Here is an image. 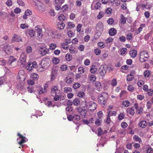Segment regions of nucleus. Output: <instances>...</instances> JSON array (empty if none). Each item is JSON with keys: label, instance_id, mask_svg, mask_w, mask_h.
I'll return each instance as SVG.
<instances>
[{"label": "nucleus", "instance_id": "nucleus-20", "mask_svg": "<svg viewBox=\"0 0 153 153\" xmlns=\"http://www.w3.org/2000/svg\"><path fill=\"white\" fill-rule=\"evenodd\" d=\"M133 139L134 141L138 142L139 143L142 142V140L138 136L135 135L133 137Z\"/></svg>", "mask_w": 153, "mask_h": 153}, {"label": "nucleus", "instance_id": "nucleus-2", "mask_svg": "<svg viewBox=\"0 0 153 153\" xmlns=\"http://www.w3.org/2000/svg\"><path fill=\"white\" fill-rule=\"evenodd\" d=\"M83 107L92 111L96 109L97 105L91 101L90 99L86 98L84 102Z\"/></svg>", "mask_w": 153, "mask_h": 153}, {"label": "nucleus", "instance_id": "nucleus-42", "mask_svg": "<svg viewBox=\"0 0 153 153\" xmlns=\"http://www.w3.org/2000/svg\"><path fill=\"white\" fill-rule=\"evenodd\" d=\"M133 78L134 76H133V75L131 74H130L127 76V80L129 81H131L133 80Z\"/></svg>", "mask_w": 153, "mask_h": 153}, {"label": "nucleus", "instance_id": "nucleus-38", "mask_svg": "<svg viewBox=\"0 0 153 153\" xmlns=\"http://www.w3.org/2000/svg\"><path fill=\"white\" fill-rule=\"evenodd\" d=\"M111 85L113 86L116 85L117 84V82L116 79H113L111 82Z\"/></svg>", "mask_w": 153, "mask_h": 153}, {"label": "nucleus", "instance_id": "nucleus-26", "mask_svg": "<svg viewBox=\"0 0 153 153\" xmlns=\"http://www.w3.org/2000/svg\"><path fill=\"white\" fill-rule=\"evenodd\" d=\"M88 77L89 80L92 82H94L96 79V76L94 75H90Z\"/></svg>", "mask_w": 153, "mask_h": 153}, {"label": "nucleus", "instance_id": "nucleus-64", "mask_svg": "<svg viewBox=\"0 0 153 153\" xmlns=\"http://www.w3.org/2000/svg\"><path fill=\"white\" fill-rule=\"evenodd\" d=\"M95 87L97 89H100L101 88V85L100 82H97L95 84Z\"/></svg>", "mask_w": 153, "mask_h": 153}, {"label": "nucleus", "instance_id": "nucleus-29", "mask_svg": "<svg viewBox=\"0 0 153 153\" xmlns=\"http://www.w3.org/2000/svg\"><path fill=\"white\" fill-rule=\"evenodd\" d=\"M28 34L31 37H34L35 35V32L33 30H29Z\"/></svg>", "mask_w": 153, "mask_h": 153}, {"label": "nucleus", "instance_id": "nucleus-61", "mask_svg": "<svg viewBox=\"0 0 153 153\" xmlns=\"http://www.w3.org/2000/svg\"><path fill=\"white\" fill-rule=\"evenodd\" d=\"M67 34L68 35L69 37H72L74 35V33L71 30H69L68 31Z\"/></svg>", "mask_w": 153, "mask_h": 153}, {"label": "nucleus", "instance_id": "nucleus-5", "mask_svg": "<svg viewBox=\"0 0 153 153\" xmlns=\"http://www.w3.org/2000/svg\"><path fill=\"white\" fill-rule=\"evenodd\" d=\"M39 53L42 56H44L48 53L49 49L44 46H39L38 48Z\"/></svg>", "mask_w": 153, "mask_h": 153}, {"label": "nucleus", "instance_id": "nucleus-16", "mask_svg": "<svg viewBox=\"0 0 153 153\" xmlns=\"http://www.w3.org/2000/svg\"><path fill=\"white\" fill-rule=\"evenodd\" d=\"M129 54L131 58H134L137 56V52L136 50H133L130 51Z\"/></svg>", "mask_w": 153, "mask_h": 153}, {"label": "nucleus", "instance_id": "nucleus-63", "mask_svg": "<svg viewBox=\"0 0 153 153\" xmlns=\"http://www.w3.org/2000/svg\"><path fill=\"white\" fill-rule=\"evenodd\" d=\"M25 13L27 16H29L31 15L32 14V12L29 10H27L25 12Z\"/></svg>", "mask_w": 153, "mask_h": 153}, {"label": "nucleus", "instance_id": "nucleus-24", "mask_svg": "<svg viewBox=\"0 0 153 153\" xmlns=\"http://www.w3.org/2000/svg\"><path fill=\"white\" fill-rule=\"evenodd\" d=\"M65 24L61 22L58 25V28L60 30H62L65 27Z\"/></svg>", "mask_w": 153, "mask_h": 153}, {"label": "nucleus", "instance_id": "nucleus-48", "mask_svg": "<svg viewBox=\"0 0 153 153\" xmlns=\"http://www.w3.org/2000/svg\"><path fill=\"white\" fill-rule=\"evenodd\" d=\"M127 49L126 48H123L120 50V54L122 55H123L125 54L127 51Z\"/></svg>", "mask_w": 153, "mask_h": 153}, {"label": "nucleus", "instance_id": "nucleus-55", "mask_svg": "<svg viewBox=\"0 0 153 153\" xmlns=\"http://www.w3.org/2000/svg\"><path fill=\"white\" fill-rule=\"evenodd\" d=\"M112 9L110 7L107 8L105 10V13L107 14H110L111 13Z\"/></svg>", "mask_w": 153, "mask_h": 153}, {"label": "nucleus", "instance_id": "nucleus-4", "mask_svg": "<svg viewBox=\"0 0 153 153\" xmlns=\"http://www.w3.org/2000/svg\"><path fill=\"white\" fill-rule=\"evenodd\" d=\"M108 95L105 93H103L99 96L98 101L101 104L103 105L105 104L106 100L108 98Z\"/></svg>", "mask_w": 153, "mask_h": 153}, {"label": "nucleus", "instance_id": "nucleus-46", "mask_svg": "<svg viewBox=\"0 0 153 153\" xmlns=\"http://www.w3.org/2000/svg\"><path fill=\"white\" fill-rule=\"evenodd\" d=\"M97 45L98 46L101 48H104L105 46V44L103 42H99Z\"/></svg>", "mask_w": 153, "mask_h": 153}, {"label": "nucleus", "instance_id": "nucleus-30", "mask_svg": "<svg viewBox=\"0 0 153 153\" xmlns=\"http://www.w3.org/2000/svg\"><path fill=\"white\" fill-rule=\"evenodd\" d=\"M66 19L65 16L63 14H61L58 17V19L60 21H64Z\"/></svg>", "mask_w": 153, "mask_h": 153}, {"label": "nucleus", "instance_id": "nucleus-18", "mask_svg": "<svg viewBox=\"0 0 153 153\" xmlns=\"http://www.w3.org/2000/svg\"><path fill=\"white\" fill-rule=\"evenodd\" d=\"M73 103L75 105L78 106L80 105L81 102L79 98H76L73 101Z\"/></svg>", "mask_w": 153, "mask_h": 153}, {"label": "nucleus", "instance_id": "nucleus-31", "mask_svg": "<svg viewBox=\"0 0 153 153\" xmlns=\"http://www.w3.org/2000/svg\"><path fill=\"white\" fill-rule=\"evenodd\" d=\"M20 28L23 29H25L28 27V26L27 24H22L20 25Z\"/></svg>", "mask_w": 153, "mask_h": 153}, {"label": "nucleus", "instance_id": "nucleus-56", "mask_svg": "<svg viewBox=\"0 0 153 153\" xmlns=\"http://www.w3.org/2000/svg\"><path fill=\"white\" fill-rule=\"evenodd\" d=\"M27 91L29 93H32L34 92V90L32 88V86H29L27 87Z\"/></svg>", "mask_w": 153, "mask_h": 153}, {"label": "nucleus", "instance_id": "nucleus-25", "mask_svg": "<svg viewBox=\"0 0 153 153\" xmlns=\"http://www.w3.org/2000/svg\"><path fill=\"white\" fill-rule=\"evenodd\" d=\"M65 57L66 60L68 61H71L72 58L71 55L68 53H67L66 54Z\"/></svg>", "mask_w": 153, "mask_h": 153}, {"label": "nucleus", "instance_id": "nucleus-54", "mask_svg": "<svg viewBox=\"0 0 153 153\" xmlns=\"http://www.w3.org/2000/svg\"><path fill=\"white\" fill-rule=\"evenodd\" d=\"M85 96V93L82 91H79L78 94V96L80 97L83 98Z\"/></svg>", "mask_w": 153, "mask_h": 153}, {"label": "nucleus", "instance_id": "nucleus-34", "mask_svg": "<svg viewBox=\"0 0 153 153\" xmlns=\"http://www.w3.org/2000/svg\"><path fill=\"white\" fill-rule=\"evenodd\" d=\"M116 115V112L115 111H109L108 113L109 116L111 117L112 116H115Z\"/></svg>", "mask_w": 153, "mask_h": 153}, {"label": "nucleus", "instance_id": "nucleus-10", "mask_svg": "<svg viewBox=\"0 0 153 153\" xmlns=\"http://www.w3.org/2000/svg\"><path fill=\"white\" fill-rule=\"evenodd\" d=\"M5 52L7 54H10L12 52V47L9 45H5L3 47Z\"/></svg>", "mask_w": 153, "mask_h": 153}, {"label": "nucleus", "instance_id": "nucleus-53", "mask_svg": "<svg viewBox=\"0 0 153 153\" xmlns=\"http://www.w3.org/2000/svg\"><path fill=\"white\" fill-rule=\"evenodd\" d=\"M32 50V48L30 46H28L26 48V51L27 53H31Z\"/></svg>", "mask_w": 153, "mask_h": 153}, {"label": "nucleus", "instance_id": "nucleus-60", "mask_svg": "<svg viewBox=\"0 0 153 153\" xmlns=\"http://www.w3.org/2000/svg\"><path fill=\"white\" fill-rule=\"evenodd\" d=\"M64 2V0H55V2L57 4H60L63 3Z\"/></svg>", "mask_w": 153, "mask_h": 153}, {"label": "nucleus", "instance_id": "nucleus-40", "mask_svg": "<svg viewBox=\"0 0 153 153\" xmlns=\"http://www.w3.org/2000/svg\"><path fill=\"white\" fill-rule=\"evenodd\" d=\"M52 62L55 64H58L59 61V59L57 58H54L52 59Z\"/></svg>", "mask_w": 153, "mask_h": 153}, {"label": "nucleus", "instance_id": "nucleus-14", "mask_svg": "<svg viewBox=\"0 0 153 153\" xmlns=\"http://www.w3.org/2000/svg\"><path fill=\"white\" fill-rule=\"evenodd\" d=\"M103 29V25L102 22H99L96 26V29L97 30L101 31Z\"/></svg>", "mask_w": 153, "mask_h": 153}, {"label": "nucleus", "instance_id": "nucleus-45", "mask_svg": "<svg viewBox=\"0 0 153 153\" xmlns=\"http://www.w3.org/2000/svg\"><path fill=\"white\" fill-rule=\"evenodd\" d=\"M102 121L100 119H96V120L95 121V124L98 126L100 125L101 124V122Z\"/></svg>", "mask_w": 153, "mask_h": 153}, {"label": "nucleus", "instance_id": "nucleus-50", "mask_svg": "<svg viewBox=\"0 0 153 153\" xmlns=\"http://www.w3.org/2000/svg\"><path fill=\"white\" fill-rule=\"evenodd\" d=\"M37 90L39 94H41L42 93H45L43 89L41 87L39 88V89H37Z\"/></svg>", "mask_w": 153, "mask_h": 153}, {"label": "nucleus", "instance_id": "nucleus-52", "mask_svg": "<svg viewBox=\"0 0 153 153\" xmlns=\"http://www.w3.org/2000/svg\"><path fill=\"white\" fill-rule=\"evenodd\" d=\"M64 92L66 93L70 92L72 91V89L70 87H65L64 88Z\"/></svg>", "mask_w": 153, "mask_h": 153}, {"label": "nucleus", "instance_id": "nucleus-21", "mask_svg": "<svg viewBox=\"0 0 153 153\" xmlns=\"http://www.w3.org/2000/svg\"><path fill=\"white\" fill-rule=\"evenodd\" d=\"M126 18L125 17L123 14H121L120 16V22L121 24L124 25L126 22Z\"/></svg>", "mask_w": 153, "mask_h": 153}, {"label": "nucleus", "instance_id": "nucleus-47", "mask_svg": "<svg viewBox=\"0 0 153 153\" xmlns=\"http://www.w3.org/2000/svg\"><path fill=\"white\" fill-rule=\"evenodd\" d=\"M81 86L80 84L78 83H75L73 85V87L74 89L79 88Z\"/></svg>", "mask_w": 153, "mask_h": 153}, {"label": "nucleus", "instance_id": "nucleus-59", "mask_svg": "<svg viewBox=\"0 0 153 153\" xmlns=\"http://www.w3.org/2000/svg\"><path fill=\"white\" fill-rule=\"evenodd\" d=\"M46 68H45V67H44L43 66H42V67H39V68L37 69V71L39 72H41L43 71L44 70H45Z\"/></svg>", "mask_w": 153, "mask_h": 153}, {"label": "nucleus", "instance_id": "nucleus-23", "mask_svg": "<svg viewBox=\"0 0 153 153\" xmlns=\"http://www.w3.org/2000/svg\"><path fill=\"white\" fill-rule=\"evenodd\" d=\"M127 111L129 114L132 115H133L135 113L134 108L133 107H132L130 108H128Z\"/></svg>", "mask_w": 153, "mask_h": 153}, {"label": "nucleus", "instance_id": "nucleus-19", "mask_svg": "<svg viewBox=\"0 0 153 153\" xmlns=\"http://www.w3.org/2000/svg\"><path fill=\"white\" fill-rule=\"evenodd\" d=\"M117 33V30L114 28H111L109 31V33L111 36H114Z\"/></svg>", "mask_w": 153, "mask_h": 153}, {"label": "nucleus", "instance_id": "nucleus-7", "mask_svg": "<svg viewBox=\"0 0 153 153\" xmlns=\"http://www.w3.org/2000/svg\"><path fill=\"white\" fill-rule=\"evenodd\" d=\"M37 67V64L36 62L35 61H34L32 62H29L26 67V68L27 70L31 71L34 68H36Z\"/></svg>", "mask_w": 153, "mask_h": 153}, {"label": "nucleus", "instance_id": "nucleus-13", "mask_svg": "<svg viewBox=\"0 0 153 153\" xmlns=\"http://www.w3.org/2000/svg\"><path fill=\"white\" fill-rule=\"evenodd\" d=\"M147 123L145 120H141L138 124V126L141 128H144L147 126Z\"/></svg>", "mask_w": 153, "mask_h": 153}, {"label": "nucleus", "instance_id": "nucleus-22", "mask_svg": "<svg viewBox=\"0 0 153 153\" xmlns=\"http://www.w3.org/2000/svg\"><path fill=\"white\" fill-rule=\"evenodd\" d=\"M97 71V68L95 65H92L91 67L90 72L91 73H94Z\"/></svg>", "mask_w": 153, "mask_h": 153}, {"label": "nucleus", "instance_id": "nucleus-41", "mask_svg": "<svg viewBox=\"0 0 153 153\" xmlns=\"http://www.w3.org/2000/svg\"><path fill=\"white\" fill-rule=\"evenodd\" d=\"M101 5V4L100 2H97L95 4L94 7L96 9H99L100 8Z\"/></svg>", "mask_w": 153, "mask_h": 153}, {"label": "nucleus", "instance_id": "nucleus-8", "mask_svg": "<svg viewBox=\"0 0 153 153\" xmlns=\"http://www.w3.org/2000/svg\"><path fill=\"white\" fill-rule=\"evenodd\" d=\"M107 68V66L106 65H101L100 66V72L101 76H103L106 74Z\"/></svg>", "mask_w": 153, "mask_h": 153}, {"label": "nucleus", "instance_id": "nucleus-51", "mask_svg": "<svg viewBox=\"0 0 153 153\" xmlns=\"http://www.w3.org/2000/svg\"><path fill=\"white\" fill-rule=\"evenodd\" d=\"M144 81L142 80H140L137 82V85L139 87H141L144 84Z\"/></svg>", "mask_w": 153, "mask_h": 153}, {"label": "nucleus", "instance_id": "nucleus-6", "mask_svg": "<svg viewBox=\"0 0 153 153\" xmlns=\"http://www.w3.org/2000/svg\"><path fill=\"white\" fill-rule=\"evenodd\" d=\"M18 135L19 136V138H17V140L18 143L23 147L22 144L26 142L27 141V139L25 137L20 134L19 133H18Z\"/></svg>", "mask_w": 153, "mask_h": 153}, {"label": "nucleus", "instance_id": "nucleus-44", "mask_svg": "<svg viewBox=\"0 0 153 153\" xmlns=\"http://www.w3.org/2000/svg\"><path fill=\"white\" fill-rule=\"evenodd\" d=\"M133 37V34L131 33H129L126 35L127 39L128 40H131Z\"/></svg>", "mask_w": 153, "mask_h": 153}, {"label": "nucleus", "instance_id": "nucleus-1", "mask_svg": "<svg viewBox=\"0 0 153 153\" xmlns=\"http://www.w3.org/2000/svg\"><path fill=\"white\" fill-rule=\"evenodd\" d=\"M60 91L57 85L53 86L51 89V95L54 97L53 100L55 101H61L65 99V96L64 95H58Z\"/></svg>", "mask_w": 153, "mask_h": 153}, {"label": "nucleus", "instance_id": "nucleus-28", "mask_svg": "<svg viewBox=\"0 0 153 153\" xmlns=\"http://www.w3.org/2000/svg\"><path fill=\"white\" fill-rule=\"evenodd\" d=\"M122 104L125 107H128L130 105V102L128 100H125L123 102Z\"/></svg>", "mask_w": 153, "mask_h": 153}, {"label": "nucleus", "instance_id": "nucleus-9", "mask_svg": "<svg viewBox=\"0 0 153 153\" xmlns=\"http://www.w3.org/2000/svg\"><path fill=\"white\" fill-rule=\"evenodd\" d=\"M22 39L21 37L20 36L17 35L16 34L13 35L11 39V41L12 42H19L22 41Z\"/></svg>", "mask_w": 153, "mask_h": 153}, {"label": "nucleus", "instance_id": "nucleus-62", "mask_svg": "<svg viewBox=\"0 0 153 153\" xmlns=\"http://www.w3.org/2000/svg\"><path fill=\"white\" fill-rule=\"evenodd\" d=\"M56 47V45L54 43H51L50 45L49 48L50 49H54Z\"/></svg>", "mask_w": 153, "mask_h": 153}, {"label": "nucleus", "instance_id": "nucleus-37", "mask_svg": "<svg viewBox=\"0 0 153 153\" xmlns=\"http://www.w3.org/2000/svg\"><path fill=\"white\" fill-rule=\"evenodd\" d=\"M35 30L37 33L42 32V29L40 28V26H37L35 27Z\"/></svg>", "mask_w": 153, "mask_h": 153}, {"label": "nucleus", "instance_id": "nucleus-32", "mask_svg": "<svg viewBox=\"0 0 153 153\" xmlns=\"http://www.w3.org/2000/svg\"><path fill=\"white\" fill-rule=\"evenodd\" d=\"M150 71L148 70H146L144 72V76L145 77H149L150 76Z\"/></svg>", "mask_w": 153, "mask_h": 153}, {"label": "nucleus", "instance_id": "nucleus-11", "mask_svg": "<svg viewBox=\"0 0 153 153\" xmlns=\"http://www.w3.org/2000/svg\"><path fill=\"white\" fill-rule=\"evenodd\" d=\"M16 59L14 58L13 56H10L8 61L7 64L11 66H15L14 63L16 62Z\"/></svg>", "mask_w": 153, "mask_h": 153}, {"label": "nucleus", "instance_id": "nucleus-27", "mask_svg": "<svg viewBox=\"0 0 153 153\" xmlns=\"http://www.w3.org/2000/svg\"><path fill=\"white\" fill-rule=\"evenodd\" d=\"M73 81V79L70 76H68L66 77V82L68 84H70Z\"/></svg>", "mask_w": 153, "mask_h": 153}, {"label": "nucleus", "instance_id": "nucleus-17", "mask_svg": "<svg viewBox=\"0 0 153 153\" xmlns=\"http://www.w3.org/2000/svg\"><path fill=\"white\" fill-rule=\"evenodd\" d=\"M145 25L144 24H141L139 27L136 31L135 33L138 34L141 32L143 30V28L144 27Z\"/></svg>", "mask_w": 153, "mask_h": 153}, {"label": "nucleus", "instance_id": "nucleus-49", "mask_svg": "<svg viewBox=\"0 0 153 153\" xmlns=\"http://www.w3.org/2000/svg\"><path fill=\"white\" fill-rule=\"evenodd\" d=\"M97 115L100 119H101L102 118L103 115L102 111H98L97 113Z\"/></svg>", "mask_w": 153, "mask_h": 153}, {"label": "nucleus", "instance_id": "nucleus-33", "mask_svg": "<svg viewBox=\"0 0 153 153\" xmlns=\"http://www.w3.org/2000/svg\"><path fill=\"white\" fill-rule=\"evenodd\" d=\"M86 111L85 110H83L81 113H79L81 115L82 117L84 118L86 114Z\"/></svg>", "mask_w": 153, "mask_h": 153}, {"label": "nucleus", "instance_id": "nucleus-35", "mask_svg": "<svg viewBox=\"0 0 153 153\" xmlns=\"http://www.w3.org/2000/svg\"><path fill=\"white\" fill-rule=\"evenodd\" d=\"M69 50L70 52L71 53H76V49L74 47H70Z\"/></svg>", "mask_w": 153, "mask_h": 153}, {"label": "nucleus", "instance_id": "nucleus-39", "mask_svg": "<svg viewBox=\"0 0 153 153\" xmlns=\"http://www.w3.org/2000/svg\"><path fill=\"white\" fill-rule=\"evenodd\" d=\"M94 52L96 55H99L100 54L101 51L99 48H96L94 50Z\"/></svg>", "mask_w": 153, "mask_h": 153}, {"label": "nucleus", "instance_id": "nucleus-3", "mask_svg": "<svg viewBox=\"0 0 153 153\" xmlns=\"http://www.w3.org/2000/svg\"><path fill=\"white\" fill-rule=\"evenodd\" d=\"M149 55L148 52L146 51H144L140 53L139 60L141 62H143L148 60Z\"/></svg>", "mask_w": 153, "mask_h": 153}, {"label": "nucleus", "instance_id": "nucleus-57", "mask_svg": "<svg viewBox=\"0 0 153 153\" xmlns=\"http://www.w3.org/2000/svg\"><path fill=\"white\" fill-rule=\"evenodd\" d=\"M60 69L62 71H65L67 70V67L66 65H62Z\"/></svg>", "mask_w": 153, "mask_h": 153}, {"label": "nucleus", "instance_id": "nucleus-36", "mask_svg": "<svg viewBox=\"0 0 153 153\" xmlns=\"http://www.w3.org/2000/svg\"><path fill=\"white\" fill-rule=\"evenodd\" d=\"M31 77L34 79L36 80L38 79L39 76L37 74L33 73L32 74Z\"/></svg>", "mask_w": 153, "mask_h": 153}, {"label": "nucleus", "instance_id": "nucleus-12", "mask_svg": "<svg viewBox=\"0 0 153 153\" xmlns=\"http://www.w3.org/2000/svg\"><path fill=\"white\" fill-rule=\"evenodd\" d=\"M24 74V72L23 70H20L19 71L18 74V76H17V79H19L21 81H24L25 79L24 75L23 74Z\"/></svg>", "mask_w": 153, "mask_h": 153}, {"label": "nucleus", "instance_id": "nucleus-43", "mask_svg": "<svg viewBox=\"0 0 153 153\" xmlns=\"http://www.w3.org/2000/svg\"><path fill=\"white\" fill-rule=\"evenodd\" d=\"M151 33H149L145 36L144 39L146 40H148L149 39V38H151Z\"/></svg>", "mask_w": 153, "mask_h": 153}, {"label": "nucleus", "instance_id": "nucleus-58", "mask_svg": "<svg viewBox=\"0 0 153 153\" xmlns=\"http://www.w3.org/2000/svg\"><path fill=\"white\" fill-rule=\"evenodd\" d=\"M104 15V13L103 11H100L97 17L99 19H101Z\"/></svg>", "mask_w": 153, "mask_h": 153}, {"label": "nucleus", "instance_id": "nucleus-15", "mask_svg": "<svg viewBox=\"0 0 153 153\" xmlns=\"http://www.w3.org/2000/svg\"><path fill=\"white\" fill-rule=\"evenodd\" d=\"M26 56L24 53H22L19 59L22 64H24L26 60Z\"/></svg>", "mask_w": 153, "mask_h": 153}]
</instances>
